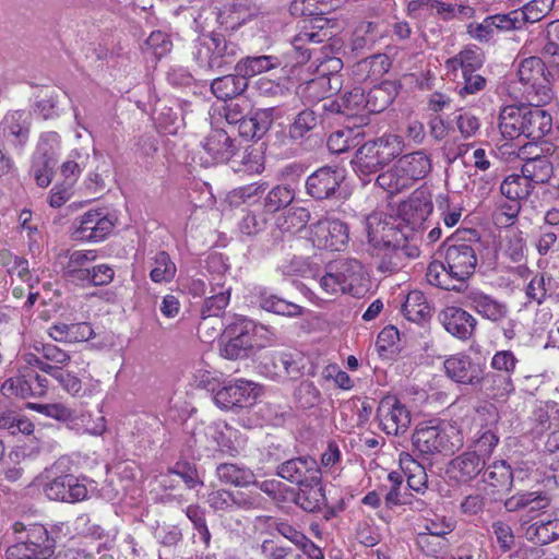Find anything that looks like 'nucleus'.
<instances>
[{
  "mask_svg": "<svg viewBox=\"0 0 559 559\" xmlns=\"http://www.w3.org/2000/svg\"><path fill=\"white\" fill-rule=\"evenodd\" d=\"M445 246V264L440 261L430 262L426 277L433 286L447 290H460L463 283L475 272L479 245L450 239Z\"/></svg>",
  "mask_w": 559,
  "mask_h": 559,
  "instance_id": "f257e3e1",
  "label": "nucleus"
},
{
  "mask_svg": "<svg viewBox=\"0 0 559 559\" xmlns=\"http://www.w3.org/2000/svg\"><path fill=\"white\" fill-rule=\"evenodd\" d=\"M69 463L67 457H60L39 475L44 493L49 500L75 503L87 498L86 485L70 473Z\"/></svg>",
  "mask_w": 559,
  "mask_h": 559,
  "instance_id": "f03ea898",
  "label": "nucleus"
},
{
  "mask_svg": "<svg viewBox=\"0 0 559 559\" xmlns=\"http://www.w3.org/2000/svg\"><path fill=\"white\" fill-rule=\"evenodd\" d=\"M414 447L423 454H453L463 445V436L453 425H419L412 437Z\"/></svg>",
  "mask_w": 559,
  "mask_h": 559,
  "instance_id": "7ed1b4c3",
  "label": "nucleus"
},
{
  "mask_svg": "<svg viewBox=\"0 0 559 559\" xmlns=\"http://www.w3.org/2000/svg\"><path fill=\"white\" fill-rule=\"evenodd\" d=\"M367 237V251L380 255L383 250L394 251L404 243V234L394 225V219L383 213H372L362 222Z\"/></svg>",
  "mask_w": 559,
  "mask_h": 559,
  "instance_id": "20e7f679",
  "label": "nucleus"
},
{
  "mask_svg": "<svg viewBox=\"0 0 559 559\" xmlns=\"http://www.w3.org/2000/svg\"><path fill=\"white\" fill-rule=\"evenodd\" d=\"M239 51L236 43L222 34H212L199 43L194 59L200 69L221 71L235 62Z\"/></svg>",
  "mask_w": 559,
  "mask_h": 559,
  "instance_id": "39448f33",
  "label": "nucleus"
},
{
  "mask_svg": "<svg viewBox=\"0 0 559 559\" xmlns=\"http://www.w3.org/2000/svg\"><path fill=\"white\" fill-rule=\"evenodd\" d=\"M56 542L41 524H31L26 530V538L10 546L5 551L7 559H48L55 552Z\"/></svg>",
  "mask_w": 559,
  "mask_h": 559,
  "instance_id": "423d86ee",
  "label": "nucleus"
},
{
  "mask_svg": "<svg viewBox=\"0 0 559 559\" xmlns=\"http://www.w3.org/2000/svg\"><path fill=\"white\" fill-rule=\"evenodd\" d=\"M545 63L538 57L523 59L518 67L519 81L525 86L527 102L547 104L551 99V91L545 74Z\"/></svg>",
  "mask_w": 559,
  "mask_h": 559,
  "instance_id": "0eeeda50",
  "label": "nucleus"
},
{
  "mask_svg": "<svg viewBox=\"0 0 559 559\" xmlns=\"http://www.w3.org/2000/svg\"><path fill=\"white\" fill-rule=\"evenodd\" d=\"M254 323L239 318L224 331L225 342L221 345V355L227 359H241L248 356L253 347Z\"/></svg>",
  "mask_w": 559,
  "mask_h": 559,
  "instance_id": "6e6552de",
  "label": "nucleus"
},
{
  "mask_svg": "<svg viewBox=\"0 0 559 559\" xmlns=\"http://www.w3.org/2000/svg\"><path fill=\"white\" fill-rule=\"evenodd\" d=\"M313 243L321 249L343 251L349 241V228L338 218L324 217L311 227Z\"/></svg>",
  "mask_w": 559,
  "mask_h": 559,
  "instance_id": "1a4fd4ad",
  "label": "nucleus"
},
{
  "mask_svg": "<svg viewBox=\"0 0 559 559\" xmlns=\"http://www.w3.org/2000/svg\"><path fill=\"white\" fill-rule=\"evenodd\" d=\"M206 503L215 513L222 515L238 510L249 511L257 509L261 504V497L258 492H234L219 488L209 492Z\"/></svg>",
  "mask_w": 559,
  "mask_h": 559,
  "instance_id": "9d476101",
  "label": "nucleus"
},
{
  "mask_svg": "<svg viewBox=\"0 0 559 559\" xmlns=\"http://www.w3.org/2000/svg\"><path fill=\"white\" fill-rule=\"evenodd\" d=\"M377 415L383 431L388 435H403L409 428L411 412L395 396L383 397L379 403Z\"/></svg>",
  "mask_w": 559,
  "mask_h": 559,
  "instance_id": "9b49d317",
  "label": "nucleus"
},
{
  "mask_svg": "<svg viewBox=\"0 0 559 559\" xmlns=\"http://www.w3.org/2000/svg\"><path fill=\"white\" fill-rule=\"evenodd\" d=\"M276 474L283 479L299 486L320 483L321 480L319 465L311 456H299L287 460L278 465Z\"/></svg>",
  "mask_w": 559,
  "mask_h": 559,
  "instance_id": "f8f14e48",
  "label": "nucleus"
},
{
  "mask_svg": "<svg viewBox=\"0 0 559 559\" xmlns=\"http://www.w3.org/2000/svg\"><path fill=\"white\" fill-rule=\"evenodd\" d=\"M73 230V238L81 241H102L110 234L114 227L112 221L100 211H88L78 221Z\"/></svg>",
  "mask_w": 559,
  "mask_h": 559,
  "instance_id": "ddd939ff",
  "label": "nucleus"
},
{
  "mask_svg": "<svg viewBox=\"0 0 559 559\" xmlns=\"http://www.w3.org/2000/svg\"><path fill=\"white\" fill-rule=\"evenodd\" d=\"M342 169L324 166L311 174L306 181L307 193L317 200L331 198L344 180Z\"/></svg>",
  "mask_w": 559,
  "mask_h": 559,
  "instance_id": "4468645a",
  "label": "nucleus"
},
{
  "mask_svg": "<svg viewBox=\"0 0 559 559\" xmlns=\"http://www.w3.org/2000/svg\"><path fill=\"white\" fill-rule=\"evenodd\" d=\"M432 211V202L424 191H415L408 200L404 201L399 207V216L416 230L420 228Z\"/></svg>",
  "mask_w": 559,
  "mask_h": 559,
  "instance_id": "2eb2a0df",
  "label": "nucleus"
},
{
  "mask_svg": "<svg viewBox=\"0 0 559 559\" xmlns=\"http://www.w3.org/2000/svg\"><path fill=\"white\" fill-rule=\"evenodd\" d=\"M206 163L228 162L237 152L235 140L223 129H212L203 142Z\"/></svg>",
  "mask_w": 559,
  "mask_h": 559,
  "instance_id": "dca6fc26",
  "label": "nucleus"
},
{
  "mask_svg": "<svg viewBox=\"0 0 559 559\" xmlns=\"http://www.w3.org/2000/svg\"><path fill=\"white\" fill-rule=\"evenodd\" d=\"M444 369L447 376L461 384L477 386L480 381L481 370L466 355H453L445 359Z\"/></svg>",
  "mask_w": 559,
  "mask_h": 559,
  "instance_id": "f3484780",
  "label": "nucleus"
},
{
  "mask_svg": "<svg viewBox=\"0 0 559 559\" xmlns=\"http://www.w3.org/2000/svg\"><path fill=\"white\" fill-rule=\"evenodd\" d=\"M441 322L445 330L460 340L469 338L476 328V319L457 307H448L441 313Z\"/></svg>",
  "mask_w": 559,
  "mask_h": 559,
  "instance_id": "a211bd4d",
  "label": "nucleus"
},
{
  "mask_svg": "<svg viewBox=\"0 0 559 559\" xmlns=\"http://www.w3.org/2000/svg\"><path fill=\"white\" fill-rule=\"evenodd\" d=\"M352 165L359 177H368L378 173L388 164L382 159V155L374 142L368 141L356 151Z\"/></svg>",
  "mask_w": 559,
  "mask_h": 559,
  "instance_id": "6ab92c4d",
  "label": "nucleus"
},
{
  "mask_svg": "<svg viewBox=\"0 0 559 559\" xmlns=\"http://www.w3.org/2000/svg\"><path fill=\"white\" fill-rule=\"evenodd\" d=\"M483 457L476 452H464L454 457L448 465L447 473L457 481H469L484 468Z\"/></svg>",
  "mask_w": 559,
  "mask_h": 559,
  "instance_id": "aec40b11",
  "label": "nucleus"
},
{
  "mask_svg": "<svg viewBox=\"0 0 559 559\" xmlns=\"http://www.w3.org/2000/svg\"><path fill=\"white\" fill-rule=\"evenodd\" d=\"M58 140L57 133L50 132L41 136L38 145V152L33 157L32 173L37 186L46 188L50 185L53 174V159L43 145L48 142H56Z\"/></svg>",
  "mask_w": 559,
  "mask_h": 559,
  "instance_id": "412c9836",
  "label": "nucleus"
},
{
  "mask_svg": "<svg viewBox=\"0 0 559 559\" xmlns=\"http://www.w3.org/2000/svg\"><path fill=\"white\" fill-rule=\"evenodd\" d=\"M528 103L531 107L526 108L523 135L532 140H540L551 130L552 118L542 108L544 104Z\"/></svg>",
  "mask_w": 559,
  "mask_h": 559,
  "instance_id": "4be33fe9",
  "label": "nucleus"
},
{
  "mask_svg": "<svg viewBox=\"0 0 559 559\" xmlns=\"http://www.w3.org/2000/svg\"><path fill=\"white\" fill-rule=\"evenodd\" d=\"M342 86V79L337 72L330 74H320L319 76L306 82L302 87V94L308 102H319L329 98L332 94L338 92Z\"/></svg>",
  "mask_w": 559,
  "mask_h": 559,
  "instance_id": "5701e85b",
  "label": "nucleus"
},
{
  "mask_svg": "<svg viewBox=\"0 0 559 559\" xmlns=\"http://www.w3.org/2000/svg\"><path fill=\"white\" fill-rule=\"evenodd\" d=\"M468 305L483 318L500 322L509 313L508 306L493 297L480 292H472L467 296Z\"/></svg>",
  "mask_w": 559,
  "mask_h": 559,
  "instance_id": "b1692460",
  "label": "nucleus"
},
{
  "mask_svg": "<svg viewBox=\"0 0 559 559\" xmlns=\"http://www.w3.org/2000/svg\"><path fill=\"white\" fill-rule=\"evenodd\" d=\"M396 163L401 168L400 171L406 176L412 186L424 179L432 168L430 155L425 151L405 154Z\"/></svg>",
  "mask_w": 559,
  "mask_h": 559,
  "instance_id": "393cba45",
  "label": "nucleus"
},
{
  "mask_svg": "<svg viewBox=\"0 0 559 559\" xmlns=\"http://www.w3.org/2000/svg\"><path fill=\"white\" fill-rule=\"evenodd\" d=\"M48 335L59 343L86 342L94 336V330L88 322L63 323L58 322L48 329Z\"/></svg>",
  "mask_w": 559,
  "mask_h": 559,
  "instance_id": "a878e982",
  "label": "nucleus"
},
{
  "mask_svg": "<svg viewBox=\"0 0 559 559\" xmlns=\"http://www.w3.org/2000/svg\"><path fill=\"white\" fill-rule=\"evenodd\" d=\"M252 383L248 381H237L219 389L214 395L215 404L223 408L241 407L252 394Z\"/></svg>",
  "mask_w": 559,
  "mask_h": 559,
  "instance_id": "bb28decb",
  "label": "nucleus"
},
{
  "mask_svg": "<svg viewBox=\"0 0 559 559\" xmlns=\"http://www.w3.org/2000/svg\"><path fill=\"white\" fill-rule=\"evenodd\" d=\"M527 106H507L499 115V130L504 139L513 140L523 135Z\"/></svg>",
  "mask_w": 559,
  "mask_h": 559,
  "instance_id": "cd10ccee",
  "label": "nucleus"
},
{
  "mask_svg": "<svg viewBox=\"0 0 559 559\" xmlns=\"http://www.w3.org/2000/svg\"><path fill=\"white\" fill-rule=\"evenodd\" d=\"M215 475L221 483L234 487H248L255 484L253 471L236 463H221L216 466Z\"/></svg>",
  "mask_w": 559,
  "mask_h": 559,
  "instance_id": "c85d7f7f",
  "label": "nucleus"
},
{
  "mask_svg": "<svg viewBox=\"0 0 559 559\" xmlns=\"http://www.w3.org/2000/svg\"><path fill=\"white\" fill-rule=\"evenodd\" d=\"M29 126V114L16 110L4 116L0 129L3 136H12L19 145H23L28 139Z\"/></svg>",
  "mask_w": 559,
  "mask_h": 559,
  "instance_id": "c756f323",
  "label": "nucleus"
},
{
  "mask_svg": "<svg viewBox=\"0 0 559 559\" xmlns=\"http://www.w3.org/2000/svg\"><path fill=\"white\" fill-rule=\"evenodd\" d=\"M391 62L386 55H373L358 61L354 66V75L358 81L377 82L390 69Z\"/></svg>",
  "mask_w": 559,
  "mask_h": 559,
  "instance_id": "7c9ffc66",
  "label": "nucleus"
},
{
  "mask_svg": "<svg viewBox=\"0 0 559 559\" xmlns=\"http://www.w3.org/2000/svg\"><path fill=\"white\" fill-rule=\"evenodd\" d=\"M477 386L496 400H506L514 391L511 376L500 372H488L485 376L480 373V381Z\"/></svg>",
  "mask_w": 559,
  "mask_h": 559,
  "instance_id": "2f4dec72",
  "label": "nucleus"
},
{
  "mask_svg": "<svg viewBox=\"0 0 559 559\" xmlns=\"http://www.w3.org/2000/svg\"><path fill=\"white\" fill-rule=\"evenodd\" d=\"M330 270H333L335 276L338 277L340 282L350 293L355 285L360 284L364 277V266L355 259H344L330 264Z\"/></svg>",
  "mask_w": 559,
  "mask_h": 559,
  "instance_id": "473e14b6",
  "label": "nucleus"
},
{
  "mask_svg": "<svg viewBox=\"0 0 559 559\" xmlns=\"http://www.w3.org/2000/svg\"><path fill=\"white\" fill-rule=\"evenodd\" d=\"M280 64V59L274 56H252L240 59L235 66V70L247 81L248 78L275 69Z\"/></svg>",
  "mask_w": 559,
  "mask_h": 559,
  "instance_id": "72a5a7b5",
  "label": "nucleus"
},
{
  "mask_svg": "<svg viewBox=\"0 0 559 559\" xmlns=\"http://www.w3.org/2000/svg\"><path fill=\"white\" fill-rule=\"evenodd\" d=\"M248 87V81L241 74H228L213 80L212 93L218 99L235 98L242 94Z\"/></svg>",
  "mask_w": 559,
  "mask_h": 559,
  "instance_id": "f704fd0d",
  "label": "nucleus"
},
{
  "mask_svg": "<svg viewBox=\"0 0 559 559\" xmlns=\"http://www.w3.org/2000/svg\"><path fill=\"white\" fill-rule=\"evenodd\" d=\"M272 124V117L267 110H258L238 123V132L246 139H260Z\"/></svg>",
  "mask_w": 559,
  "mask_h": 559,
  "instance_id": "c9c22d12",
  "label": "nucleus"
},
{
  "mask_svg": "<svg viewBox=\"0 0 559 559\" xmlns=\"http://www.w3.org/2000/svg\"><path fill=\"white\" fill-rule=\"evenodd\" d=\"M295 503L307 512H317L326 503L325 492L320 483L304 484L295 497Z\"/></svg>",
  "mask_w": 559,
  "mask_h": 559,
  "instance_id": "e433bc0d",
  "label": "nucleus"
},
{
  "mask_svg": "<svg viewBox=\"0 0 559 559\" xmlns=\"http://www.w3.org/2000/svg\"><path fill=\"white\" fill-rule=\"evenodd\" d=\"M258 304L261 309L280 316L299 317L302 314V308L297 304L287 301L265 290L260 293Z\"/></svg>",
  "mask_w": 559,
  "mask_h": 559,
  "instance_id": "4c0bfd02",
  "label": "nucleus"
},
{
  "mask_svg": "<svg viewBox=\"0 0 559 559\" xmlns=\"http://www.w3.org/2000/svg\"><path fill=\"white\" fill-rule=\"evenodd\" d=\"M534 186L523 173L508 176L500 186L501 194L508 200L521 201L530 197Z\"/></svg>",
  "mask_w": 559,
  "mask_h": 559,
  "instance_id": "58836bf2",
  "label": "nucleus"
},
{
  "mask_svg": "<svg viewBox=\"0 0 559 559\" xmlns=\"http://www.w3.org/2000/svg\"><path fill=\"white\" fill-rule=\"evenodd\" d=\"M402 311L407 320L420 322L430 317L431 308L421 292L413 290L406 296Z\"/></svg>",
  "mask_w": 559,
  "mask_h": 559,
  "instance_id": "ea45409f",
  "label": "nucleus"
},
{
  "mask_svg": "<svg viewBox=\"0 0 559 559\" xmlns=\"http://www.w3.org/2000/svg\"><path fill=\"white\" fill-rule=\"evenodd\" d=\"M3 396L27 399L33 396V384L27 374V368L19 369V373L8 378L0 389Z\"/></svg>",
  "mask_w": 559,
  "mask_h": 559,
  "instance_id": "a19ab883",
  "label": "nucleus"
},
{
  "mask_svg": "<svg viewBox=\"0 0 559 559\" xmlns=\"http://www.w3.org/2000/svg\"><path fill=\"white\" fill-rule=\"evenodd\" d=\"M521 173L535 187L536 185L547 182L552 174V165L545 156H536L524 163Z\"/></svg>",
  "mask_w": 559,
  "mask_h": 559,
  "instance_id": "79ce46f5",
  "label": "nucleus"
},
{
  "mask_svg": "<svg viewBox=\"0 0 559 559\" xmlns=\"http://www.w3.org/2000/svg\"><path fill=\"white\" fill-rule=\"evenodd\" d=\"M549 504V498L542 492H521L506 500L504 507L510 512L530 507L532 511L540 510Z\"/></svg>",
  "mask_w": 559,
  "mask_h": 559,
  "instance_id": "37998d69",
  "label": "nucleus"
},
{
  "mask_svg": "<svg viewBox=\"0 0 559 559\" xmlns=\"http://www.w3.org/2000/svg\"><path fill=\"white\" fill-rule=\"evenodd\" d=\"M295 199V191L289 186L277 185L265 195L263 210L265 213H276L287 207Z\"/></svg>",
  "mask_w": 559,
  "mask_h": 559,
  "instance_id": "c03bdc74",
  "label": "nucleus"
},
{
  "mask_svg": "<svg viewBox=\"0 0 559 559\" xmlns=\"http://www.w3.org/2000/svg\"><path fill=\"white\" fill-rule=\"evenodd\" d=\"M483 57L477 50L466 48L448 59L445 61V68L449 71L461 69L462 73L466 74L468 72H476V70L483 66Z\"/></svg>",
  "mask_w": 559,
  "mask_h": 559,
  "instance_id": "a18cd8bd",
  "label": "nucleus"
},
{
  "mask_svg": "<svg viewBox=\"0 0 559 559\" xmlns=\"http://www.w3.org/2000/svg\"><path fill=\"white\" fill-rule=\"evenodd\" d=\"M400 170V166L395 163L392 168L378 175L377 185L390 194H396L413 187Z\"/></svg>",
  "mask_w": 559,
  "mask_h": 559,
  "instance_id": "49530a36",
  "label": "nucleus"
},
{
  "mask_svg": "<svg viewBox=\"0 0 559 559\" xmlns=\"http://www.w3.org/2000/svg\"><path fill=\"white\" fill-rule=\"evenodd\" d=\"M177 272L176 264L166 251H159L152 258L150 277L154 283H169Z\"/></svg>",
  "mask_w": 559,
  "mask_h": 559,
  "instance_id": "de8ad7c7",
  "label": "nucleus"
},
{
  "mask_svg": "<svg viewBox=\"0 0 559 559\" xmlns=\"http://www.w3.org/2000/svg\"><path fill=\"white\" fill-rule=\"evenodd\" d=\"M310 219V213L304 207H293L278 217L277 226L283 233L294 234L302 229Z\"/></svg>",
  "mask_w": 559,
  "mask_h": 559,
  "instance_id": "09e8293b",
  "label": "nucleus"
},
{
  "mask_svg": "<svg viewBox=\"0 0 559 559\" xmlns=\"http://www.w3.org/2000/svg\"><path fill=\"white\" fill-rule=\"evenodd\" d=\"M484 480L493 487L510 488L512 472L504 461H495L486 468Z\"/></svg>",
  "mask_w": 559,
  "mask_h": 559,
  "instance_id": "8fccbe9b",
  "label": "nucleus"
},
{
  "mask_svg": "<svg viewBox=\"0 0 559 559\" xmlns=\"http://www.w3.org/2000/svg\"><path fill=\"white\" fill-rule=\"evenodd\" d=\"M297 405L302 409H310L321 404L322 395L313 382L302 381L294 393Z\"/></svg>",
  "mask_w": 559,
  "mask_h": 559,
  "instance_id": "3c124183",
  "label": "nucleus"
},
{
  "mask_svg": "<svg viewBox=\"0 0 559 559\" xmlns=\"http://www.w3.org/2000/svg\"><path fill=\"white\" fill-rule=\"evenodd\" d=\"M392 95L386 87L373 86L367 94L365 93V112H381L392 103Z\"/></svg>",
  "mask_w": 559,
  "mask_h": 559,
  "instance_id": "603ef678",
  "label": "nucleus"
},
{
  "mask_svg": "<svg viewBox=\"0 0 559 559\" xmlns=\"http://www.w3.org/2000/svg\"><path fill=\"white\" fill-rule=\"evenodd\" d=\"M379 148L382 159L389 164L404 151V141L396 134H383L382 136L372 140Z\"/></svg>",
  "mask_w": 559,
  "mask_h": 559,
  "instance_id": "864d4df0",
  "label": "nucleus"
},
{
  "mask_svg": "<svg viewBox=\"0 0 559 559\" xmlns=\"http://www.w3.org/2000/svg\"><path fill=\"white\" fill-rule=\"evenodd\" d=\"M50 376L56 379L61 388L72 396H84L86 394V390L81 379L74 373L56 366L55 371H52Z\"/></svg>",
  "mask_w": 559,
  "mask_h": 559,
  "instance_id": "5fc2aeb1",
  "label": "nucleus"
},
{
  "mask_svg": "<svg viewBox=\"0 0 559 559\" xmlns=\"http://www.w3.org/2000/svg\"><path fill=\"white\" fill-rule=\"evenodd\" d=\"M267 189L265 182H253L240 188L233 190L229 195L230 202L235 204L239 203H254Z\"/></svg>",
  "mask_w": 559,
  "mask_h": 559,
  "instance_id": "6e6d98bb",
  "label": "nucleus"
},
{
  "mask_svg": "<svg viewBox=\"0 0 559 559\" xmlns=\"http://www.w3.org/2000/svg\"><path fill=\"white\" fill-rule=\"evenodd\" d=\"M318 124V117L310 109L300 111L289 128V134L293 139H302L309 131Z\"/></svg>",
  "mask_w": 559,
  "mask_h": 559,
  "instance_id": "4d7b16f0",
  "label": "nucleus"
},
{
  "mask_svg": "<svg viewBox=\"0 0 559 559\" xmlns=\"http://www.w3.org/2000/svg\"><path fill=\"white\" fill-rule=\"evenodd\" d=\"M554 0H533L526 3L520 11L521 23H536L550 11Z\"/></svg>",
  "mask_w": 559,
  "mask_h": 559,
  "instance_id": "13d9d810",
  "label": "nucleus"
},
{
  "mask_svg": "<svg viewBox=\"0 0 559 559\" xmlns=\"http://www.w3.org/2000/svg\"><path fill=\"white\" fill-rule=\"evenodd\" d=\"M417 545L425 555L430 557H436L448 546L443 533H420L417 537Z\"/></svg>",
  "mask_w": 559,
  "mask_h": 559,
  "instance_id": "bf43d9fd",
  "label": "nucleus"
},
{
  "mask_svg": "<svg viewBox=\"0 0 559 559\" xmlns=\"http://www.w3.org/2000/svg\"><path fill=\"white\" fill-rule=\"evenodd\" d=\"M344 115L355 116L365 112V90L361 87H354L352 91L346 92L341 97Z\"/></svg>",
  "mask_w": 559,
  "mask_h": 559,
  "instance_id": "052dcab7",
  "label": "nucleus"
},
{
  "mask_svg": "<svg viewBox=\"0 0 559 559\" xmlns=\"http://www.w3.org/2000/svg\"><path fill=\"white\" fill-rule=\"evenodd\" d=\"M461 136L465 140L475 136L480 129L478 117L466 110H459L454 118Z\"/></svg>",
  "mask_w": 559,
  "mask_h": 559,
  "instance_id": "680f3d73",
  "label": "nucleus"
},
{
  "mask_svg": "<svg viewBox=\"0 0 559 559\" xmlns=\"http://www.w3.org/2000/svg\"><path fill=\"white\" fill-rule=\"evenodd\" d=\"M29 407L37 413L57 419L59 421H71L74 419V413L72 409L67 407L63 404L55 403V404H29Z\"/></svg>",
  "mask_w": 559,
  "mask_h": 559,
  "instance_id": "e2e57ef3",
  "label": "nucleus"
},
{
  "mask_svg": "<svg viewBox=\"0 0 559 559\" xmlns=\"http://www.w3.org/2000/svg\"><path fill=\"white\" fill-rule=\"evenodd\" d=\"M323 0H294L290 4V12L300 16H317L326 13Z\"/></svg>",
  "mask_w": 559,
  "mask_h": 559,
  "instance_id": "0e129e2a",
  "label": "nucleus"
},
{
  "mask_svg": "<svg viewBox=\"0 0 559 559\" xmlns=\"http://www.w3.org/2000/svg\"><path fill=\"white\" fill-rule=\"evenodd\" d=\"M223 322L219 317H207L201 314V320L198 325V334L203 342H212L223 330Z\"/></svg>",
  "mask_w": 559,
  "mask_h": 559,
  "instance_id": "69168bd1",
  "label": "nucleus"
},
{
  "mask_svg": "<svg viewBox=\"0 0 559 559\" xmlns=\"http://www.w3.org/2000/svg\"><path fill=\"white\" fill-rule=\"evenodd\" d=\"M34 349L43 355L46 360H49L56 365L66 366L70 362V355L51 343H37L34 345Z\"/></svg>",
  "mask_w": 559,
  "mask_h": 559,
  "instance_id": "338daca9",
  "label": "nucleus"
},
{
  "mask_svg": "<svg viewBox=\"0 0 559 559\" xmlns=\"http://www.w3.org/2000/svg\"><path fill=\"white\" fill-rule=\"evenodd\" d=\"M228 304L229 290H222L205 299L201 309V314L207 317H219Z\"/></svg>",
  "mask_w": 559,
  "mask_h": 559,
  "instance_id": "774afa93",
  "label": "nucleus"
}]
</instances>
